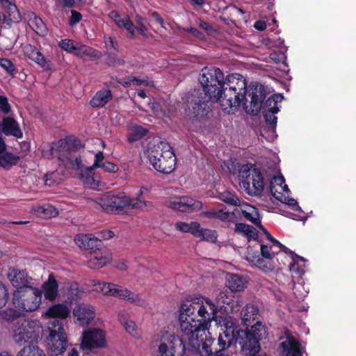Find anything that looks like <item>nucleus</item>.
Instances as JSON below:
<instances>
[{
	"mask_svg": "<svg viewBox=\"0 0 356 356\" xmlns=\"http://www.w3.org/2000/svg\"><path fill=\"white\" fill-rule=\"evenodd\" d=\"M88 245H90V246L87 247L86 250H89L90 254L103 250L102 241L92 234L91 235V240L90 241Z\"/></svg>",
	"mask_w": 356,
	"mask_h": 356,
	"instance_id": "3c124183",
	"label": "nucleus"
},
{
	"mask_svg": "<svg viewBox=\"0 0 356 356\" xmlns=\"http://www.w3.org/2000/svg\"><path fill=\"white\" fill-rule=\"evenodd\" d=\"M0 66L10 75H13L16 67L13 63L8 58H1Z\"/></svg>",
	"mask_w": 356,
	"mask_h": 356,
	"instance_id": "603ef678",
	"label": "nucleus"
},
{
	"mask_svg": "<svg viewBox=\"0 0 356 356\" xmlns=\"http://www.w3.org/2000/svg\"><path fill=\"white\" fill-rule=\"evenodd\" d=\"M211 102H213V98L204 91L200 89L193 90L188 95L186 102L188 115L195 119L206 117L211 111Z\"/></svg>",
	"mask_w": 356,
	"mask_h": 356,
	"instance_id": "9b49d317",
	"label": "nucleus"
},
{
	"mask_svg": "<svg viewBox=\"0 0 356 356\" xmlns=\"http://www.w3.org/2000/svg\"><path fill=\"white\" fill-rule=\"evenodd\" d=\"M98 287L104 295L120 298L141 307H145L147 305L146 300L141 298L138 294L115 284L99 282Z\"/></svg>",
	"mask_w": 356,
	"mask_h": 356,
	"instance_id": "2eb2a0df",
	"label": "nucleus"
},
{
	"mask_svg": "<svg viewBox=\"0 0 356 356\" xmlns=\"http://www.w3.org/2000/svg\"><path fill=\"white\" fill-rule=\"evenodd\" d=\"M218 234L216 230L209 229H202L200 236L202 240L209 241L211 243H216L217 240Z\"/></svg>",
	"mask_w": 356,
	"mask_h": 356,
	"instance_id": "de8ad7c7",
	"label": "nucleus"
},
{
	"mask_svg": "<svg viewBox=\"0 0 356 356\" xmlns=\"http://www.w3.org/2000/svg\"><path fill=\"white\" fill-rule=\"evenodd\" d=\"M225 77L222 71L216 67H204L199 75L202 91L213 98V102L221 104L222 92Z\"/></svg>",
	"mask_w": 356,
	"mask_h": 356,
	"instance_id": "423d86ee",
	"label": "nucleus"
},
{
	"mask_svg": "<svg viewBox=\"0 0 356 356\" xmlns=\"http://www.w3.org/2000/svg\"><path fill=\"white\" fill-rule=\"evenodd\" d=\"M202 228L200 227V224L198 222H191L189 223V231L188 233L193 234L195 237H199L200 232Z\"/></svg>",
	"mask_w": 356,
	"mask_h": 356,
	"instance_id": "0e129e2a",
	"label": "nucleus"
},
{
	"mask_svg": "<svg viewBox=\"0 0 356 356\" xmlns=\"http://www.w3.org/2000/svg\"><path fill=\"white\" fill-rule=\"evenodd\" d=\"M148 159L152 167L163 174H170L175 169L176 156L170 145L164 141L149 143L147 148Z\"/></svg>",
	"mask_w": 356,
	"mask_h": 356,
	"instance_id": "7ed1b4c3",
	"label": "nucleus"
},
{
	"mask_svg": "<svg viewBox=\"0 0 356 356\" xmlns=\"http://www.w3.org/2000/svg\"><path fill=\"white\" fill-rule=\"evenodd\" d=\"M255 266L265 273L272 272L275 267L270 260L266 261L259 255L254 257Z\"/></svg>",
	"mask_w": 356,
	"mask_h": 356,
	"instance_id": "a18cd8bd",
	"label": "nucleus"
},
{
	"mask_svg": "<svg viewBox=\"0 0 356 356\" xmlns=\"http://www.w3.org/2000/svg\"><path fill=\"white\" fill-rule=\"evenodd\" d=\"M206 303L209 307L210 316L207 319H215L218 312L225 314H234L240 310L241 307V298L236 296L232 291H220L215 302L206 298Z\"/></svg>",
	"mask_w": 356,
	"mask_h": 356,
	"instance_id": "6e6552de",
	"label": "nucleus"
},
{
	"mask_svg": "<svg viewBox=\"0 0 356 356\" xmlns=\"http://www.w3.org/2000/svg\"><path fill=\"white\" fill-rule=\"evenodd\" d=\"M104 43L108 51H111V50L113 49L115 51L118 52V42L113 38L104 37Z\"/></svg>",
	"mask_w": 356,
	"mask_h": 356,
	"instance_id": "680f3d73",
	"label": "nucleus"
},
{
	"mask_svg": "<svg viewBox=\"0 0 356 356\" xmlns=\"http://www.w3.org/2000/svg\"><path fill=\"white\" fill-rule=\"evenodd\" d=\"M18 356H46L44 351L38 346L29 344L18 352Z\"/></svg>",
	"mask_w": 356,
	"mask_h": 356,
	"instance_id": "79ce46f5",
	"label": "nucleus"
},
{
	"mask_svg": "<svg viewBox=\"0 0 356 356\" xmlns=\"http://www.w3.org/2000/svg\"><path fill=\"white\" fill-rule=\"evenodd\" d=\"M104 171L106 172L115 173L118 171V166L113 162L105 161L104 164L101 165Z\"/></svg>",
	"mask_w": 356,
	"mask_h": 356,
	"instance_id": "69168bd1",
	"label": "nucleus"
},
{
	"mask_svg": "<svg viewBox=\"0 0 356 356\" xmlns=\"http://www.w3.org/2000/svg\"><path fill=\"white\" fill-rule=\"evenodd\" d=\"M280 347L282 348L285 356H302L300 343L299 341H293L290 345L289 343H281Z\"/></svg>",
	"mask_w": 356,
	"mask_h": 356,
	"instance_id": "4c0bfd02",
	"label": "nucleus"
},
{
	"mask_svg": "<svg viewBox=\"0 0 356 356\" xmlns=\"http://www.w3.org/2000/svg\"><path fill=\"white\" fill-rule=\"evenodd\" d=\"M91 234H78L74 238V242L81 249L86 250L89 247L90 241L91 240Z\"/></svg>",
	"mask_w": 356,
	"mask_h": 356,
	"instance_id": "09e8293b",
	"label": "nucleus"
},
{
	"mask_svg": "<svg viewBox=\"0 0 356 356\" xmlns=\"http://www.w3.org/2000/svg\"><path fill=\"white\" fill-rule=\"evenodd\" d=\"M70 310L65 304H55L50 306L45 312V316L49 318L59 320L63 323V320L66 319L69 316Z\"/></svg>",
	"mask_w": 356,
	"mask_h": 356,
	"instance_id": "a878e982",
	"label": "nucleus"
},
{
	"mask_svg": "<svg viewBox=\"0 0 356 356\" xmlns=\"http://www.w3.org/2000/svg\"><path fill=\"white\" fill-rule=\"evenodd\" d=\"M42 291L44 298L49 300H54L58 294V283L54 275L51 273L42 284Z\"/></svg>",
	"mask_w": 356,
	"mask_h": 356,
	"instance_id": "393cba45",
	"label": "nucleus"
},
{
	"mask_svg": "<svg viewBox=\"0 0 356 356\" xmlns=\"http://www.w3.org/2000/svg\"><path fill=\"white\" fill-rule=\"evenodd\" d=\"M0 2L5 9L2 21L4 27H10L13 24H17L21 21V15L14 0H0Z\"/></svg>",
	"mask_w": 356,
	"mask_h": 356,
	"instance_id": "a211bd4d",
	"label": "nucleus"
},
{
	"mask_svg": "<svg viewBox=\"0 0 356 356\" xmlns=\"http://www.w3.org/2000/svg\"><path fill=\"white\" fill-rule=\"evenodd\" d=\"M215 339L207 340L203 342L202 345L201 353H204L206 355L214 356L216 355V348L213 350L212 348ZM216 350H219V348H216Z\"/></svg>",
	"mask_w": 356,
	"mask_h": 356,
	"instance_id": "5fc2aeb1",
	"label": "nucleus"
},
{
	"mask_svg": "<svg viewBox=\"0 0 356 356\" xmlns=\"http://www.w3.org/2000/svg\"><path fill=\"white\" fill-rule=\"evenodd\" d=\"M147 133V130L142 126L135 124L129 129L127 141L134 143L143 138Z\"/></svg>",
	"mask_w": 356,
	"mask_h": 356,
	"instance_id": "c9c22d12",
	"label": "nucleus"
},
{
	"mask_svg": "<svg viewBox=\"0 0 356 356\" xmlns=\"http://www.w3.org/2000/svg\"><path fill=\"white\" fill-rule=\"evenodd\" d=\"M74 55L81 58H88L90 60H95L99 59L102 54L97 49L77 42V47Z\"/></svg>",
	"mask_w": 356,
	"mask_h": 356,
	"instance_id": "cd10ccee",
	"label": "nucleus"
},
{
	"mask_svg": "<svg viewBox=\"0 0 356 356\" xmlns=\"http://www.w3.org/2000/svg\"><path fill=\"white\" fill-rule=\"evenodd\" d=\"M1 131L6 136H13L17 138H22L23 137V133L18 122L10 117L3 118Z\"/></svg>",
	"mask_w": 356,
	"mask_h": 356,
	"instance_id": "b1692460",
	"label": "nucleus"
},
{
	"mask_svg": "<svg viewBox=\"0 0 356 356\" xmlns=\"http://www.w3.org/2000/svg\"><path fill=\"white\" fill-rule=\"evenodd\" d=\"M41 330L42 327L38 321L19 320L15 325L13 338L15 343L19 346L26 343L31 344L37 341Z\"/></svg>",
	"mask_w": 356,
	"mask_h": 356,
	"instance_id": "f8f14e48",
	"label": "nucleus"
},
{
	"mask_svg": "<svg viewBox=\"0 0 356 356\" xmlns=\"http://www.w3.org/2000/svg\"><path fill=\"white\" fill-rule=\"evenodd\" d=\"M124 327L127 332L135 338L140 337V332L137 328L135 322L133 321H126L123 323Z\"/></svg>",
	"mask_w": 356,
	"mask_h": 356,
	"instance_id": "864d4df0",
	"label": "nucleus"
},
{
	"mask_svg": "<svg viewBox=\"0 0 356 356\" xmlns=\"http://www.w3.org/2000/svg\"><path fill=\"white\" fill-rule=\"evenodd\" d=\"M128 208L140 209L142 211H150L153 208V204L150 201L140 200L138 197L136 198H130Z\"/></svg>",
	"mask_w": 356,
	"mask_h": 356,
	"instance_id": "ea45409f",
	"label": "nucleus"
},
{
	"mask_svg": "<svg viewBox=\"0 0 356 356\" xmlns=\"http://www.w3.org/2000/svg\"><path fill=\"white\" fill-rule=\"evenodd\" d=\"M179 321L182 335L169 331L155 334L152 341L154 356H189L193 350L191 343L198 338L200 331L209 329L211 319L206 298L184 300L179 310Z\"/></svg>",
	"mask_w": 356,
	"mask_h": 356,
	"instance_id": "f257e3e1",
	"label": "nucleus"
},
{
	"mask_svg": "<svg viewBox=\"0 0 356 356\" xmlns=\"http://www.w3.org/2000/svg\"><path fill=\"white\" fill-rule=\"evenodd\" d=\"M167 206L172 209L182 213H192L201 210L203 207V204L201 201L195 200L191 197L181 196L168 201Z\"/></svg>",
	"mask_w": 356,
	"mask_h": 356,
	"instance_id": "f3484780",
	"label": "nucleus"
},
{
	"mask_svg": "<svg viewBox=\"0 0 356 356\" xmlns=\"http://www.w3.org/2000/svg\"><path fill=\"white\" fill-rule=\"evenodd\" d=\"M20 160V157L9 152H3L0 154V166L5 170H10L16 165Z\"/></svg>",
	"mask_w": 356,
	"mask_h": 356,
	"instance_id": "72a5a7b5",
	"label": "nucleus"
},
{
	"mask_svg": "<svg viewBox=\"0 0 356 356\" xmlns=\"http://www.w3.org/2000/svg\"><path fill=\"white\" fill-rule=\"evenodd\" d=\"M34 210L38 214L43 215V217L45 218L56 217L59 213L58 210L49 204L39 205Z\"/></svg>",
	"mask_w": 356,
	"mask_h": 356,
	"instance_id": "58836bf2",
	"label": "nucleus"
},
{
	"mask_svg": "<svg viewBox=\"0 0 356 356\" xmlns=\"http://www.w3.org/2000/svg\"><path fill=\"white\" fill-rule=\"evenodd\" d=\"M8 300V292L6 285L0 282V308L6 305Z\"/></svg>",
	"mask_w": 356,
	"mask_h": 356,
	"instance_id": "bf43d9fd",
	"label": "nucleus"
},
{
	"mask_svg": "<svg viewBox=\"0 0 356 356\" xmlns=\"http://www.w3.org/2000/svg\"><path fill=\"white\" fill-rule=\"evenodd\" d=\"M270 58L275 63H284L286 60V56L284 53L281 51H278L271 53L270 54Z\"/></svg>",
	"mask_w": 356,
	"mask_h": 356,
	"instance_id": "e2e57ef3",
	"label": "nucleus"
},
{
	"mask_svg": "<svg viewBox=\"0 0 356 356\" xmlns=\"http://www.w3.org/2000/svg\"><path fill=\"white\" fill-rule=\"evenodd\" d=\"M291 258L292 261L289 264V270L301 276L305 273V259L296 254Z\"/></svg>",
	"mask_w": 356,
	"mask_h": 356,
	"instance_id": "f704fd0d",
	"label": "nucleus"
},
{
	"mask_svg": "<svg viewBox=\"0 0 356 356\" xmlns=\"http://www.w3.org/2000/svg\"><path fill=\"white\" fill-rule=\"evenodd\" d=\"M235 232L243 236H245L248 241H250L251 239L257 240L258 238V231L256 228L245 223H236Z\"/></svg>",
	"mask_w": 356,
	"mask_h": 356,
	"instance_id": "473e14b6",
	"label": "nucleus"
},
{
	"mask_svg": "<svg viewBox=\"0 0 356 356\" xmlns=\"http://www.w3.org/2000/svg\"><path fill=\"white\" fill-rule=\"evenodd\" d=\"M106 64L108 66L116 67L124 65L125 61L122 58H118L116 51H107L106 54Z\"/></svg>",
	"mask_w": 356,
	"mask_h": 356,
	"instance_id": "c03bdc74",
	"label": "nucleus"
},
{
	"mask_svg": "<svg viewBox=\"0 0 356 356\" xmlns=\"http://www.w3.org/2000/svg\"><path fill=\"white\" fill-rule=\"evenodd\" d=\"M111 260L109 255L104 254V250H101L90 254V257L88 261V266L90 268H101L108 264Z\"/></svg>",
	"mask_w": 356,
	"mask_h": 356,
	"instance_id": "c85d7f7f",
	"label": "nucleus"
},
{
	"mask_svg": "<svg viewBox=\"0 0 356 356\" xmlns=\"http://www.w3.org/2000/svg\"><path fill=\"white\" fill-rule=\"evenodd\" d=\"M268 336L266 327L260 321L251 327L242 330L235 343H238L241 351L245 356H254L261 350V341Z\"/></svg>",
	"mask_w": 356,
	"mask_h": 356,
	"instance_id": "39448f33",
	"label": "nucleus"
},
{
	"mask_svg": "<svg viewBox=\"0 0 356 356\" xmlns=\"http://www.w3.org/2000/svg\"><path fill=\"white\" fill-rule=\"evenodd\" d=\"M241 186L248 195H260L264 189V176L255 165L250 163L242 165L239 170Z\"/></svg>",
	"mask_w": 356,
	"mask_h": 356,
	"instance_id": "9d476101",
	"label": "nucleus"
},
{
	"mask_svg": "<svg viewBox=\"0 0 356 356\" xmlns=\"http://www.w3.org/2000/svg\"><path fill=\"white\" fill-rule=\"evenodd\" d=\"M217 197L225 202L227 205L230 206H240L241 200L234 193L229 191H225L221 193H218Z\"/></svg>",
	"mask_w": 356,
	"mask_h": 356,
	"instance_id": "e433bc0d",
	"label": "nucleus"
},
{
	"mask_svg": "<svg viewBox=\"0 0 356 356\" xmlns=\"http://www.w3.org/2000/svg\"><path fill=\"white\" fill-rule=\"evenodd\" d=\"M40 292L33 287L26 289H16L13 293V304L18 309H10L4 312L2 317L8 321H12L19 317L24 312L36 310L40 304Z\"/></svg>",
	"mask_w": 356,
	"mask_h": 356,
	"instance_id": "20e7f679",
	"label": "nucleus"
},
{
	"mask_svg": "<svg viewBox=\"0 0 356 356\" xmlns=\"http://www.w3.org/2000/svg\"><path fill=\"white\" fill-rule=\"evenodd\" d=\"M262 111L266 122L268 124L270 125L273 129H275L277 121V116H275V114L277 113L278 112H274L272 111Z\"/></svg>",
	"mask_w": 356,
	"mask_h": 356,
	"instance_id": "6e6d98bb",
	"label": "nucleus"
},
{
	"mask_svg": "<svg viewBox=\"0 0 356 356\" xmlns=\"http://www.w3.org/2000/svg\"><path fill=\"white\" fill-rule=\"evenodd\" d=\"M285 179L282 175L280 176H275L272 178L270 183V191L271 194L275 197L277 200L282 201L281 197L282 196V193H279L280 195H276L277 190L275 189V186L274 184L279 185L282 186L283 184H284Z\"/></svg>",
	"mask_w": 356,
	"mask_h": 356,
	"instance_id": "49530a36",
	"label": "nucleus"
},
{
	"mask_svg": "<svg viewBox=\"0 0 356 356\" xmlns=\"http://www.w3.org/2000/svg\"><path fill=\"white\" fill-rule=\"evenodd\" d=\"M59 47L67 51V53H74L75 54L77 43L76 44H74V41L70 39H63L58 43Z\"/></svg>",
	"mask_w": 356,
	"mask_h": 356,
	"instance_id": "8fccbe9b",
	"label": "nucleus"
},
{
	"mask_svg": "<svg viewBox=\"0 0 356 356\" xmlns=\"http://www.w3.org/2000/svg\"><path fill=\"white\" fill-rule=\"evenodd\" d=\"M24 55L45 70L51 69L50 61L35 46L28 44L23 47Z\"/></svg>",
	"mask_w": 356,
	"mask_h": 356,
	"instance_id": "412c9836",
	"label": "nucleus"
},
{
	"mask_svg": "<svg viewBox=\"0 0 356 356\" xmlns=\"http://www.w3.org/2000/svg\"><path fill=\"white\" fill-rule=\"evenodd\" d=\"M81 147V143L79 139L74 136H68L65 139L58 141V151L74 152Z\"/></svg>",
	"mask_w": 356,
	"mask_h": 356,
	"instance_id": "2f4dec72",
	"label": "nucleus"
},
{
	"mask_svg": "<svg viewBox=\"0 0 356 356\" xmlns=\"http://www.w3.org/2000/svg\"><path fill=\"white\" fill-rule=\"evenodd\" d=\"M261 254L264 259L271 260L275 254H277V251L270 249L266 245H261Z\"/></svg>",
	"mask_w": 356,
	"mask_h": 356,
	"instance_id": "13d9d810",
	"label": "nucleus"
},
{
	"mask_svg": "<svg viewBox=\"0 0 356 356\" xmlns=\"http://www.w3.org/2000/svg\"><path fill=\"white\" fill-rule=\"evenodd\" d=\"M247 82L245 79L238 74L228 75L225 80L220 106L224 111L229 113V109L238 108L241 104L247 109L248 99Z\"/></svg>",
	"mask_w": 356,
	"mask_h": 356,
	"instance_id": "f03ea898",
	"label": "nucleus"
},
{
	"mask_svg": "<svg viewBox=\"0 0 356 356\" xmlns=\"http://www.w3.org/2000/svg\"><path fill=\"white\" fill-rule=\"evenodd\" d=\"M29 25L32 29L39 35H43L47 32V26L43 22L42 19L38 17L34 16L33 19H30Z\"/></svg>",
	"mask_w": 356,
	"mask_h": 356,
	"instance_id": "37998d69",
	"label": "nucleus"
},
{
	"mask_svg": "<svg viewBox=\"0 0 356 356\" xmlns=\"http://www.w3.org/2000/svg\"><path fill=\"white\" fill-rule=\"evenodd\" d=\"M246 284V281L243 276L234 273H227V286L231 290L230 291H241Z\"/></svg>",
	"mask_w": 356,
	"mask_h": 356,
	"instance_id": "c756f323",
	"label": "nucleus"
},
{
	"mask_svg": "<svg viewBox=\"0 0 356 356\" xmlns=\"http://www.w3.org/2000/svg\"><path fill=\"white\" fill-rule=\"evenodd\" d=\"M102 211L106 213L118 214L128 208L129 197L124 193L115 194L111 192L105 193L94 200Z\"/></svg>",
	"mask_w": 356,
	"mask_h": 356,
	"instance_id": "4468645a",
	"label": "nucleus"
},
{
	"mask_svg": "<svg viewBox=\"0 0 356 356\" xmlns=\"http://www.w3.org/2000/svg\"><path fill=\"white\" fill-rule=\"evenodd\" d=\"M259 309L257 306L254 305L248 304L243 307L241 312V318L242 324L246 327V328L251 327L258 319Z\"/></svg>",
	"mask_w": 356,
	"mask_h": 356,
	"instance_id": "4be33fe9",
	"label": "nucleus"
},
{
	"mask_svg": "<svg viewBox=\"0 0 356 356\" xmlns=\"http://www.w3.org/2000/svg\"><path fill=\"white\" fill-rule=\"evenodd\" d=\"M83 19L82 14L74 9L71 10V16L68 19L69 26L73 27L77 25Z\"/></svg>",
	"mask_w": 356,
	"mask_h": 356,
	"instance_id": "4d7b16f0",
	"label": "nucleus"
},
{
	"mask_svg": "<svg viewBox=\"0 0 356 356\" xmlns=\"http://www.w3.org/2000/svg\"><path fill=\"white\" fill-rule=\"evenodd\" d=\"M8 277L13 286L17 289H26L29 287L30 277L24 270L10 268L8 270Z\"/></svg>",
	"mask_w": 356,
	"mask_h": 356,
	"instance_id": "aec40b11",
	"label": "nucleus"
},
{
	"mask_svg": "<svg viewBox=\"0 0 356 356\" xmlns=\"http://www.w3.org/2000/svg\"><path fill=\"white\" fill-rule=\"evenodd\" d=\"M93 168L87 167L80 172V179L85 187L95 189L99 186V181L95 177Z\"/></svg>",
	"mask_w": 356,
	"mask_h": 356,
	"instance_id": "7c9ffc66",
	"label": "nucleus"
},
{
	"mask_svg": "<svg viewBox=\"0 0 356 356\" xmlns=\"http://www.w3.org/2000/svg\"><path fill=\"white\" fill-rule=\"evenodd\" d=\"M73 314L80 325L86 326L94 319L95 312L92 306L87 304H80L75 307Z\"/></svg>",
	"mask_w": 356,
	"mask_h": 356,
	"instance_id": "6ab92c4d",
	"label": "nucleus"
},
{
	"mask_svg": "<svg viewBox=\"0 0 356 356\" xmlns=\"http://www.w3.org/2000/svg\"><path fill=\"white\" fill-rule=\"evenodd\" d=\"M106 346V333L99 328H92L83 332L81 348L83 350L102 348Z\"/></svg>",
	"mask_w": 356,
	"mask_h": 356,
	"instance_id": "dca6fc26",
	"label": "nucleus"
},
{
	"mask_svg": "<svg viewBox=\"0 0 356 356\" xmlns=\"http://www.w3.org/2000/svg\"><path fill=\"white\" fill-rule=\"evenodd\" d=\"M48 353L52 356H58L64 353L67 347V339L64 325L59 320H53L48 327Z\"/></svg>",
	"mask_w": 356,
	"mask_h": 356,
	"instance_id": "ddd939ff",
	"label": "nucleus"
},
{
	"mask_svg": "<svg viewBox=\"0 0 356 356\" xmlns=\"http://www.w3.org/2000/svg\"><path fill=\"white\" fill-rule=\"evenodd\" d=\"M120 28H124L128 32L136 29V26H134L132 21L129 19V17H126L125 18H123L122 22H120V24L119 25Z\"/></svg>",
	"mask_w": 356,
	"mask_h": 356,
	"instance_id": "774afa93",
	"label": "nucleus"
},
{
	"mask_svg": "<svg viewBox=\"0 0 356 356\" xmlns=\"http://www.w3.org/2000/svg\"><path fill=\"white\" fill-rule=\"evenodd\" d=\"M213 321L216 322L222 331L219 333L217 345L219 346L218 351L222 353L223 350L230 347L236 341L242 329L239 328L236 318L229 315L224 316L216 315L215 319H212Z\"/></svg>",
	"mask_w": 356,
	"mask_h": 356,
	"instance_id": "1a4fd4ad",
	"label": "nucleus"
},
{
	"mask_svg": "<svg viewBox=\"0 0 356 356\" xmlns=\"http://www.w3.org/2000/svg\"><path fill=\"white\" fill-rule=\"evenodd\" d=\"M250 211L242 210L243 216L248 220L252 222L256 226H259L261 224V220L259 217V213L257 209L254 207L245 204Z\"/></svg>",
	"mask_w": 356,
	"mask_h": 356,
	"instance_id": "a19ab883",
	"label": "nucleus"
},
{
	"mask_svg": "<svg viewBox=\"0 0 356 356\" xmlns=\"http://www.w3.org/2000/svg\"><path fill=\"white\" fill-rule=\"evenodd\" d=\"M252 92L250 99V108L247 112L252 115H257L261 109L264 111L279 112L280 107L278 103L284 99L282 94H273L270 95L264 102L266 97V92L264 86L262 84L257 83L251 87Z\"/></svg>",
	"mask_w": 356,
	"mask_h": 356,
	"instance_id": "0eeeda50",
	"label": "nucleus"
},
{
	"mask_svg": "<svg viewBox=\"0 0 356 356\" xmlns=\"http://www.w3.org/2000/svg\"><path fill=\"white\" fill-rule=\"evenodd\" d=\"M113 99V93L109 89L98 90L90 101L93 108H102Z\"/></svg>",
	"mask_w": 356,
	"mask_h": 356,
	"instance_id": "bb28decb",
	"label": "nucleus"
},
{
	"mask_svg": "<svg viewBox=\"0 0 356 356\" xmlns=\"http://www.w3.org/2000/svg\"><path fill=\"white\" fill-rule=\"evenodd\" d=\"M84 0H58L63 8H73L83 3Z\"/></svg>",
	"mask_w": 356,
	"mask_h": 356,
	"instance_id": "052dcab7",
	"label": "nucleus"
},
{
	"mask_svg": "<svg viewBox=\"0 0 356 356\" xmlns=\"http://www.w3.org/2000/svg\"><path fill=\"white\" fill-rule=\"evenodd\" d=\"M120 28H124L128 32L136 29V26H134L132 21L129 19V17H126L125 18H123L122 22H120V24L119 25Z\"/></svg>",
	"mask_w": 356,
	"mask_h": 356,
	"instance_id": "338daca9",
	"label": "nucleus"
},
{
	"mask_svg": "<svg viewBox=\"0 0 356 356\" xmlns=\"http://www.w3.org/2000/svg\"><path fill=\"white\" fill-rule=\"evenodd\" d=\"M200 216L209 219L219 220L223 222H234L235 220V215L233 212L225 211L223 209H211L203 211Z\"/></svg>",
	"mask_w": 356,
	"mask_h": 356,
	"instance_id": "5701e85b",
	"label": "nucleus"
}]
</instances>
